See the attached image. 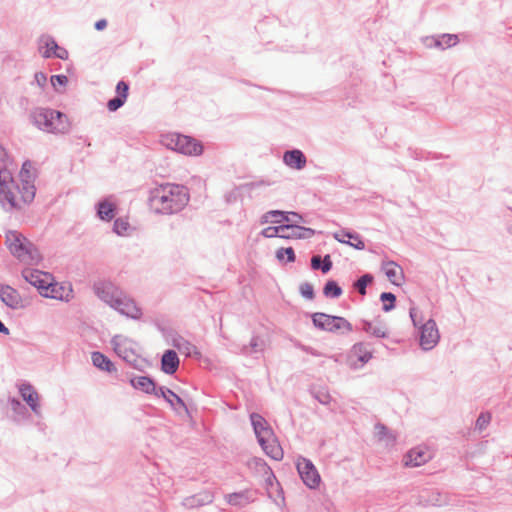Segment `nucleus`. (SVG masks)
I'll return each mask as SVG.
<instances>
[{
	"label": "nucleus",
	"mask_w": 512,
	"mask_h": 512,
	"mask_svg": "<svg viewBox=\"0 0 512 512\" xmlns=\"http://www.w3.org/2000/svg\"><path fill=\"white\" fill-rule=\"evenodd\" d=\"M190 194L186 186L164 183L150 189L148 206L157 215H173L181 212L189 203Z\"/></svg>",
	"instance_id": "1"
},
{
	"label": "nucleus",
	"mask_w": 512,
	"mask_h": 512,
	"mask_svg": "<svg viewBox=\"0 0 512 512\" xmlns=\"http://www.w3.org/2000/svg\"><path fill=\"white\" fill-rule=\"evenodd\" d=\"M32 123L40 130L49 133H67L70 124L66 114L50 108L37 107L30 113Z\"/></svg>",
	"instance_id": "2"
},
{
	"label": "nucleus",
	"mask_w": 512,
	"mask_h": 512,
	"mask_svg": "<svg viewBox=\"0 0 512 512\" xmlns=\"http://www.w3.org/2000/svg\"><path fill=\"white\" fill-rule=\"evenodd\" d=\"M6 244L10 253L23 263L33 265L41 260V255L34 244L17 231L6 233Z\"/></svg>",
	"instance_id": "3"
},
{
	"label": "nucleus",
	"mask_w": 512,
	"mask_h": 512,
	"mask_svg": "<svg viewBox=\"0 0 512 512\" xmlns=\"http://www.w3.org/2000/svg\"><path fill=\"white\" fill-rule=\"evenodd\" d=\"M313 325L322 331L345 334L353 330L352 324L341 316H332L322 312L311 315Z\"/></svg>",
	"instance_id": "4"
},
{
	"label": "nucleus",
	"mask_w": 512,
	"mask_h": 512,
	"mask_svg": "<svg viewBox=\"0 0 512 512\" xmlns=\"http://www.w3.org/2000/svg\"><path fill=\"white\" fill-rule=\"evenodd\" d=\"M115 353L134 369L143 371L142 359L135 351V343L122 335H115L111 339Z\"/></svg>",
	"instance_id": "5"
},
{
	"label": "nucleus",
	"mask_w": 512,
	"mask_h": 512,
	"mask_svg": "<svg viewBox=\"0 0 512 512\" xmlns=\"http://www.w3.org/2000/svg\"><path fill=\"white\" fill-rule=\"evenodd\" d=\"M164 144L171 150L190 156H198L203 151L199 141L190 136L177 133L167 135L164 138Z\"/></svg>",
	"instance_id": "6"
},
{
	"label": "nucleus",
	"mask_w": 512,
	"mask_h": 512,
	"mask_svg": "<svg viewBox=\"0 0 512 512\" xmlns=\"http://www.w3.org/2000/svg\"><path fill=\"white\" fill-rule=\"evenodd\" d=\"M14 188L11 172L6 168L0 169V203L3 206L8 204L10 209L20 208L13 192Z\"/></svg>",
	"instance_id": "7"
},
{
	"label": "nucleus",
	"mask_w": 512,
	"mask_h": 512,
	"mask_svg": "<svg viewBox=\"0 0 512 512\" xmlns=\"http://www.w3.org/2000/svg\"><path fill=\"white\" fill-rule=\"evenodd\" d=\"M419 333V344L421 348L425 351L433 349L439 342V331L436 322L433 319L425 321V323L421 325Z\"/></svg>",
	"instance_id": "8"
},
{
	"label": "nucleus",
	"mask_w": 512,
	"mask_h": 512,
	"mask_svg": "<svg viewBox=\"0 0 512 512\" xmlns=\"http://www.w3.org/2000/svg\"><path fill=\"white\" fill-rule=\"evenodd\" d=\"M298 473L306 486L316 488L320 483V475L314 464L307 458L300 457L297 461Z\"/></svg>",
	"instance_id": "9"
},
{
	"label": "nucleus",
	"mask_w": 512,
	"mask_h": 512,
	"mask_svg": "<svg viewBox=\"0 0 512 512\" xmlns=\"http://www.w3.org/2000/svg\"><path fill=\"white\" fill-rule=\"evenodd\" d=\"M93 291L99 299L108 305H112L122 292L111 281L98 280L93 284Z\"/></svg>",
	"instance_id": "10"
},
{
	"label": "nucleus",
	"mask_w": 512,
	"mask_h": 512,
	"mask_svg": "<svg viewBox=\"0 0 512 512\" xmlns=\"http://www.w3.org/2000/svg\"><path fill=\"white\" fill-rule=\"evenodd\" d=\"M158 398H163L171 407V409L178 415L183 413L190 416V411L186 402L171 389L161 386L159 387Z\"/></svg>",
	"instance_id": "11"
},
{
	"label": "nucleus",
	"mask_w": 512,
	"mask_h": 512,
	"mask_svg": "<svg viewBox=\"0 0 512 512\" xmlns=\"http://www.w3.org/2000/svg\"><path fill=\"white\" fill-rule=\"evenodd\" d=\"M112 308L117 310L122 315L130 317L132 319H138L141 316V310L137 307L135 302L129 298L123 291L119 297L116 298L115 302L111 305Z\"/></svg>",
	"instance_id": "12"
},
{
	"label": "nucleus",
	"mask_w": 512,
	"mask_h": 512,
	"mask_svg": "<svg viewBox=\"0 0 512 512\" xmlns=\"http://www.w3.org/2000/svg\"><path fill=\"white\" fill-rule=\"evenodd\" d=\"M22 276L28 283L37 288L40 295H43L44 291H47L48 283L51 280L49 273H44L36 269H25L22 272Z\"/></svg>",
	"instance_id": "13"
},
{
	"label": "nucleus",
	"mask_w": 512,
	"mask_h": 512,
	"mask_svg": "<svg viewBox=\"0 0 512 512\" xmlns=\"http://www.w3.org/2000/svg\"><path fill=\"white\" fill-rule=\"evenodd\" d=\"M250 420L259 445H264L267 438L274 436L273 430L263 416L258 413H252Z\"/></svg>",
	"instance_id": "14"
},
{
	"label": "nucleus",
	"mask_w": 512,
	"mask_h": 512,
	"mask_svg": "<svg viewBox=\"0 0 512 512\" xmlns=\"http://www.w3.org/2000/svg\"><path fill=\"white\" fill-rule=\"evenodd\" d=\"M0 299L11 309L17 310L23 307L20 293L10 285H0Z\"/></svg>",
	"instance_id": "15"
},
{
	"label": "nucleus",
	"mask_w": 512,
	"mask_h": 512,
	"mask_svg": "<svg viewBox=\"0 0 512 512\" xmlns=\"http://www.w3.org/2000/svg\"><path fill=\"white\" fill-rule=\"evenodd\" d=\"M257 498V491L251 489H245L243 491L234 492L225 495V500L229 505L236 507H244Z\"/></svg>",
	"instance_id": "16"
},
{
	"label": "nucleus",
	"mask_w": 512,
	"mask_h": 512,
	"mask_svg": "<svg viewBox=\"0 0 512 512\" xmlns=\"http://www.w3.org/2000/svg\"><path fill=\"white\" fill-rule=\"evenodd\" d=\"M129 382L134 389L145 394L154 395L155 397L159 394L160 386H157L156 382L149 376H134Z\"/></svg>",
	"instance_id": "17"
},
{
	"label": "nucleus",
	"mask_w": 512,
	"mask_h": 512,
	"mask_svg": "<svg viewBox=\"0 0 512 512\" xmlns=\"http://www.w3.org/2000/svg\"><path fill=\"white\" fill-rule=\"evenodd\" d=\"M214 500V494L209 491H201L182 500V505L187 509L199 508L211 504Z\"/></svg>",
	"instance_id": "18"
},
{
	"label": "nucleus",
	"mask_w": 512,
	"mask_h": 512,
	"mask_svg": "<svg viewBox=\"0 0 512 512\" xmlns=\"http://www.w3.org/2000/svg\"><path fill=\"white\" fill-rule=\"evenodd\" d=\"M360 324H361L360 329L373 337H376V338H387L388 337L387 327L379 318H376L374 321H368V320L362 319L360 321Z\"/></svg>",
	"instance_id": "19"
},
{
	"label": "nucleus",
	"mask_w": 512,
	"mask_h": 512,
	"mask_svg": "<svg viewBox=\"0 0 512 512\" xmlns=\"http://www.w3.org/2000/svg\"><path fill=\"white\" fill-rule=\"evenodd\" d=\"M458 43V36L456 34H442L438 36H431L425 39V45L429 48H438L441 50L455 46Z\"/></svg>",
	"instance_id": "20"
},
{
	"label": "nucleus",
	"mask_w": 512,
	"mask_h": 512,
	"mask_svg": "<svg viewBox=\"0 0 512 512\" xmlns=\"http://www.w3.org/2000/svg\"><path fill=\"white\" fill-rule=\"evenodd\" d=\"M283 162L289 168L301 170L306 166L307 158L301 150L292 149L284 152Z\"/></svg>",
	"instance_id": "21"
},
{
	"label": "nucleus",
	"mask_w": 512,
	"mask_h": 512,
	"mask_svg": "<svg viewBox=\"0 0 512 512\" xmlns=\"http://www.w3.org/2000/svg\"><path fill=\"white\" fill-rule=\"evenodd\" d=\"M72 292L73 291L70 287H65L63 285H59L58 283H52L50 281L48 283L47 291H44L42 296L46 298H52L68 302L72 297Z\"/></svg>",
	"instance_id": "22"
},
{
	"label": "nucleus",
	"mask_w": 512,
	"mask_h": 512,
	"mask_svg": "<svg viewBox=\"0 0 512 512\" xmlns=\"http://www.w3.org/2000/svg\"><path fill=\"white\" fill-rule=\"evenodd\" d=\"M431 455L423 448H413L404 457L405 465L408 467H418L429 461Z\"/></svg>",
	"instance_id": "23"
},
{
	"label": "nucleus",
	"mask_w": 512,
	"mask_h": 512,
	"mask_svg": "<svg viewBox=\"0 0 512 512\" xmlns=\"http://www.w3.org/2000/svg\"><path fill=\"white\" fill-rule=\"evenodd\" d=\"M179 363L177 353L172 349H168L161 357V370L165 374L172 375L178 370Z\"/></svg>",
	"instance_id": "24"
},
{
	"label": "nucleus",
	"mask_w": 512,
	"mask_h": 512,
	"mask_svg": "<svg viewBox=\"0 0 512 512\" xmlns=\"http://www.w3.org/2000/svg\"><path fill=\"white\" fill-rule=\"evenodd\" d=\"M288 225L290 226L289 231H286L283 234H281L280 238L306 239V238H311L316 233L315 230L312 228H306V227H302V226H299L296 224H288Z\"/></svg>",
	"instance_id": "25"
},
{
	"label": "nucleus",
	"mask_w": 512,
	"mask_h": 512,
	"mask_svg": "<svg viewBox=\"0 0 512 512\" xmlns=\"http://www.w3.org/2000/svg\"><path fill=\"white\" fill-rule=\"evenodd\" d=\"M116 205L108 199H103L96 204L97 216L103 221H111L116 215Z\"/></svg>",
	"instance_id": "26"
},
{
	"label": "nucleus",
	"mask_w": 512,
	"mask_h": 512,
	"mask_svg": "<svg viewBox=\"0 0 512 512\" xmlns=\"http://www.w3.org/2000/svg\"><path fill=\"white\" fill-rule=\"evenodd\" d=\"M371 344L368 342H358L352 346L351 356L356 357L362 364L367 363L372 358Z\"/></svg>",
	"instance_id": "27"
},
{
	"label": "nucleus",
	"mask_w": 512,
	"mask_h": 512,
	"mask_svg": "<svg viewBox=\"0 0 512 512\" xmlns=\"http://www.w3.org/2000/svg\"><path fill=\"white\" fill-rule=\"evenodd\" d=\"M91 360L92 364L102 371L112 373L116 372L117 370L114 363L106 355L99 351L92 352Z\"/></svg>",
	"instance_id": "28"
},
{
	"label": "nucleus",
	"mask_w": 512,
	"mask_h": 512,
	"mask_svg": "<svg viewBox=\"0 0 512 512\" xmlns=\"http://www.w3.org/2000/svg\"><path fill=\"white\" fill-rule=\"evenodd\" d=\"M265 347V340L262 337L255 335L251 338L248 345H242L240 347V353L245 356H251L253 354L262 353Z\"/></svg>",
	"instance_id": "29"
},
{
	"label": "nucleus",
	"mask_w": 512,
	"mask_h": 512,
	"mask_svg": "<svg viewBox=\"0 0 512 512\" xmlns=\"http://www.w3.org/2000/svg\"><path fill=\"white\" fill-rule=\"evenodd\" d=\"M15 187L18 189L21 199L25 204H30L34 200L36 188L33 179L24 180L21 182V186Z\"/></svg>",
	"instance_id": "30"
},
{
	"label": "nucleus",
	"mask_w": 512,
	"mask_h": 512,
	"mask_svg": "<svg viewBox=\"0 0 512 512\" xmlns=\"http://www.w3.org/2000/svg\"><path fill=\"white\" fill-rule=\"evenodd\" d=\"M39 43V49L44 58L53 57V52L56 51L59 47L55 39L50 35L41 36Z\"/></svg>",
	"instance_id": "31"
},
{
	"label": "nucleus",
	"mask_w": 512,
	"mask_h": 512,
	"mask_svg": "<svg viewBox=\"0 0 512 512\" xmlns=\"http://www.w3.org/2000/svg\"><path fill=\"white\" fill-rule=\"evenodd\" d=\"M260 446L272 459L279 461L283 458V450L273 437L267 438L264 445Z\"/></svg>",
	"instance_id": "32"
},
{
	"label": "nucleus",
	"mask_w": 512,
	"mask_h": 512,
	"mask_svg": "<svg viewBox=\"0 0 512 512\" xmlns=\"http://www.w3.org/2000/svg\"><path fill=\"white\" fill-rule=\"evenodd\" d=\"M248 467L255 470L261 475H268V478H274L272 469L268 466L264 459L259 457H253L248 461Z\"/></svg>",
	"instance_id": "33"
},
{
	"label": "nucleus",
	"mask_w": 512,
	"mask_h": 512,
	"mask_svg": "<svg viewBox=\"0 0 512 512\" xmlns=\"http://www.w3.org/2000/svg\"><path fill=\"white\" fill-rule=\"evenodd\" d=\"M19 393L28 406L39 401V394L30 383H23L19 386Z\"/></svg>",
	"instance_id": "34"
},
{
	"label": "nucleus",
	"mask_w": 512,
	"mask_h": 512,
	"mask_svg": "<svg viewBox=\"0 0 512 512\" xmlns=\"http://www.w3.org/2000/svg\"><path fill=\"white\" fill-rule=\"evenodd\" d=\"M385 274L388 280L394 285H400L399 283V275L402 277V269L394 262L389 261L384 266Z\"/></svg>",
	"instance_id": "35"
},
{
	"label": "nucleus",
	"mask_w": 512,
	"mask_h": 512,
	"mask_svg": "<svg viewBox=\"0 0 512 512\" xmlns=\"http://www.w3.org/2000/svg\"><path fill=\"white\" fill-rule=\"evenodd\" d=\"M311 267L314 270H321L324 274L328 273L332 268L330 255H325L323 259L319 255L312 256Z\"/></svg>",
	"instance_id": "36"
},
{
	"label": "nucleus",
	"mask_w": 512,
	"mask_h": 512,
	"mask_svg": "<svg viewBox=\"0 0 512 512\" xmlns=\"http://www.w3.org/2000/svg\"><path fill=\"white\" fill-rule=\"evenodd\" d=\"M270 221L273 223L289 222L290 218H289L287 212H284L281 210H271V211L266 212L261 217V223H267Z\"/></svg>",
	"instance_id": "37"
},
{
	"label": "nucleus",
	"mask_w": 512,
	"mask_h": 512,
	"mask_svg": "<svg viewBox=\"0 0 512 512\" xmlns=\"http://www.w3.org/2000/svg\"><path fill=\"white\" fill-rule=\"evenodd\" d=\"M374 280V277L370 273H365L360 276L356 281L353 282V288L362 296L366 295L367 286L370 285Z\"/></svg>",
	"instance_id": "38"
},
{
	"label": "nucleus",
	"mask_w": 512,
	"mask_h": 512,
	"mask_svg": "<svg viewBox=\"0 0 512 512\" xmlns=\"http://www.w3.org/2000/svg\"><path fill=\"white\" fill-rule=\"evenodd\" d=\"M343 290L335 280H328L323 287V294L327 298H338L342 295Z\"/></svg>",
	"instance_id": "39"
},
{
	"label": "nucleus",
	"mask_w": 512,
	"mask_h": 512,
	"mask_svg": "<svg viewBox=\"0 0 512 512\" xmlns=\"http://www.w3.org/2000/svg\"><path fill=\"white\" fill-rule=\"evenodd\" d=\"M288 224H282L279 226H269L262 230L261 234L266 238L280 237L286 231H289Z\"/></svg>",
	"instance_id": "40"
},
{
	"label": "nucleus",
	"mask_w": 512,
	"mask_h": 512,
	"mask_svg": "<svg viewBox=\"0 0 512 512\" xmlns=\"http://www.w3.org/2000/svg\"><path fill=\"white\" fill-rule=\"evenodd\" d=\"M380 300L383 302L382 310L389 312L395 308L396 296L391 292H382Z\"/></svg>",
	"instance_id": "41"
},
{
	"label": "nucleus",
	"mask_w": 512,
	"mask_h": 512,
	"mask_svg": "<svg viewBox=\"0 0 512 512\" xmlns=\"http://www.w3.org/2000/svg\"><path fill=\"white\" fill-rule=\"evenodd\" d=\"M343 236L347 237L349 240H353L352 242L349 241L347 243L348 245L354 247L357 250H363L365 248V243L357 233H352L349 231L342 230Z\"/></svg>",
	"instance_id": "42"
},
{
	"label": "nucleus",
	"mask_w": 512,
	"mask_h": 512,
	"mask_svg": "<svg viewBox=\"0 0 512 512\" xmlns=\"http://www.w3.org/2000/svg\"><path fill=\"white\" fill-rule=\"evenodd\" d=\"M179 352L185 354L188 357L199 358L201 356V353L198 351L197 347L186 339L183 341Z\"/></svg>",
	"instance_id": "43"
},
{
	"label": "nucleus",
	"mask_w": 512,
	"mask_h": 512,
	"mask_svg": "<svg viewBox=\"0 0 512 512\" xmlns=\"http://www.w3.org/2000/svg\"><path fill=\"white\" fill-rule=\"evenodd\" d=\"M9 404L12 411L20 417H25L27 414V408L21 403V401L15 397L9 398Z\"/></svg>",
	"instance_id": "44"
},
{
	"label": "nucleus",
	"mask_w": 512,
	"mask_h": 512,
	"mask_svg": "<svg viewBox=\"0 0 512 512\" xmlns=\"http://www.w3.org/2000/svg\"><path fill=\"white\" fill-rule=\"evenodd\" d=\"M409 315L414 327L421 329V325L425 323L422 312L418 308L412 306L409 309Z\"/></svg>",
	"instance_id": "45"
},
{
	"label": "nucleus",
	"mask_w": 512,
	"mask_h": 512,
	"mask_svg": "<svg viewBox=\"0 0 512 512\" xmlns=\"http://www.w3.org/2000/svg\"><path fill=\"white\" fill-rule=\"evenodd\" d=\"M285 257L287 262L295 261L296 256L292 247L280 248L276 251V258L279 261H283Z\"/></svg>",
	"instance_id": "46"
},
{
	"label": "nucleus",
	"mask_w": 512,
	"mask_h": 512,
	"mask_svg": "<svg viewBox=\"0 0 512 512\" xmlns=\"http://www.w3.org/2000/svg\"><path fill=\"white\" fill-rule=\"evenodd\" d=\"M130 225L128 221L124 218H117L114 221L113 224V232L116 233L119 236L125 235V233L128 231Z\"/></svg>",
	"instance_id": "47"
},
{
	"label": "nucleus",
	"mask_w": 512,
	"mask_h": 512,
	"mask_svg": "<svg viewBox=\"0 0 512 512\" xmlns=\"http://www.w3.org/2000/svg\"><path fill=\"white\" fill-rule=\"evenodd\" d=\"M490 421L491 414L489 412H482L476 420L475 428L479 431H482L488 426Z\"/></svg>",
	"instance_id": "48"
},
{
	"label": "nucleus",
	"mask_w": 512,
	"mask_h": 512,
	"mask_svg": "<svg viewBox=\"0 0 512 512\" xmlns=\"http://www.w3.org/2000/svg\"><path fill=\"white\" fill-rule=\"evenodd\" d=\"M299 291L306 299L312 300L315 297L313 285L308 282L302 283L299 287Z\"/></svg>",
	"instance_id": "49"
},
{
	"label": "nucleus",
	"mask_w": 512,
	"mask_h": 512,
	"mask_svg": "<svg viewBox=\"0 0 512 512\" xmlns=\"http://www.w3.org/2000/svg\"><path fill=\"white\" fill-rule=\"evenodd\" d=\"M31 169H32V163L30 161H25L22 165V168H21V171H20V179H21V182L24 181V180H28V179H33L34 180V176L31 172Z\"/></svg>",
	"instance_id": "50"
},
{
	"label": "nucleus",
	"mask_w": 512,
	"mask_h": 512,
	"mask_svg": "<svg viewBox=\"0 0 512 512\" xmlns=\"http://www.w3.org/2000/svg\"><path fill=\"white\" fill-rule=\"evenodd\" d=\"M125 102L126 100L116 95L114 98L108 100L107 108L109 111L114 112L121 108L125 104Z\"/></svg>",
	"instance_id": "51"
},
{
	"label": "nucleus",
	"mask_w": 512,
	"mask_h": 512,
	"mask_svg": "<svg viewBox=\"0 0 512 512\" xmlns=\"http://www.w3.org/2000/svg\"><path fill=\"white\" fill-rule=\"evenodd\" d=\"M314 398L323 405H328L331 401L330 394L325 390H318L313 392Z\"/></svg>",
	"instance_id": "52"
},
{
	"label": "nucleus",
	"mask_w": 512,
	"mask_h": 512,
	"mask_svg": "<svg viewBox=\"0 0 512 512\" xmlns=\"http://www.w3.org/2000/svg\"><path fill=\"white\" fill-rule=\"evenodd\" d=\"M128 92H129L128 83L123 80L119 81L116 85L117 96H120L124 100H127Z\"/></svg>",
	"instance_id": "53"
},
{
	"label": "nucleus",
	"mask_w": 512,
	"mask_h": 512,
	"mask_svg": "<svg viewBox=\"0 0 512 512\" xmlns=\"http://www.w3.org/2000/svg\"><path fill=\"white\" fill-rule=\"evenodd\" d=\"M51 84L53 87H57V86H66L67 83H68V78L67 76L63 75V74H58V75H53L51 76Z\"/></svg>",
	"instance_id": "54"
},
{
	"label": "nucleus",
	"mask_w": 512,
	"mask_h": 512,
	"mask_svg": "<svg viewBox=\"0 0 512 512\" xmlns=\"http://www.w3.org/2000/svg\"><path fill=\"white\" fill-rule=\"evenodd\" d=\"M34 82L41 88L47 83V76L43 72H36L34 75Z\"/></svg>",
	"instance_id": "55"
},
{
	"label": "nucleus",
	"mask_w": 512,
	"mask_h": 512,
	"mask_svg": "<svg viewBox=\"0 0 512 512\" xmlns=\"http://www.w3.org/2000/svg\"><path fill=\"white\" fill-rule=\"evenodd\" d=\"M375 429H376L377 435L379 436L380 439L385 438L389 432L388 428L385 425L380 424V423L376 424Z\"/></svg>",
	"instance_id": "56"
},
{
	"label": "nucleus",
	"mask_w": 512,
	"mask_h": 512,
	"mask_svg": "<svg viewBox=\"0 0 512 512\" xmlns=\"http://www.w3.org/2000/svg\"><path fill=\"white\" fill-rule=\"evenodd\" d=\"M53 57L55 58H58V59H61V60H65L68 58V51L65 49V48H62V47H58V49L56 51L53 52Z\"/></svg>",
	"instance_id": "57"
},
{
	"label": "nucleus",
	"mask_w": 512,
	"mask_h": 512,
	"mask_svg": "<svg viewBox=\"0 0 512 512\" xmlns=\"http://www.w3.org/2000/svg\"><path fill=\"white\" fill-rule=\"evenodd\" d=\"M185 340V338H183L182 336L180 335H175L173 338H172V345L178 349L180 351L181 347H182V343L183 341Z\"/></svg>",
	"instance_id": "58"
},
{
	"label": "nucleus",
	"mask_w": 512,
	"mask_h": 512,
	"mask_svg": "<svg viewBox=\"0 0 512 512\" xmlns=\"http://www.w3.org/2000/svg\"><path fill=\"white\" fill-rule=\"evenodd\" d=\"M107 24L108 23H107L106 19H100V20L95 22L94 27H95V29L97 31H102V30H104L107 27Z\"/></svg>",
	"instance_id": "59"
},
{
	"label": "nucleus",
	"mask_w": 512,
	"mask_h": 512,
	"mask_svg": "<svg viewBox=\"0 0 512 512\" xmlns=\"http://www.w3.org/2000/svg\"><path fill=\"white\" fill-rule=\"evenodd\" d=\"M29 407L37 417H42L41 406L39 404V401L33 405L31 404V406Z\"/></svg>",
	"instance_id": "60"
},
{
	"label": "nucleus",
	"mask_w": 512,
	"mask_h": 512,
	"mask_svg": "<svg viewBox=\"0 0 512 512\" xmlns=\"http://www.w3.org/2000/svg\"><path fill=\"white\" fill-rule=\"evenodd\" d=\"M344 237H345V236H343L342 231H340V232H338V233H335V234H334V238H335L337 241H339V242H341V243H345V244L349 243V240H345V239H344Z\"/></svg>",
	"instance_id": "61"
},
{
	"label": "nucleus",
	"mask_w": 512,
	"mask_h": 512,
	"mask_svg": "<svg viewBox=\"0 0 512 512\" xmlns=\"http://www.w3.org/2000/svg\"><path fill=\"white\" fill-rule=\"evenodd\" d=\"M0 333L4 335H9L10 330L4 325V323L0 320Z\"/></svg>",
	"instance_id": "62"
},
{
	"label": "nucleus",
	"mask_w": 512,
	"mask_h": 512,
	"mask_svg": "<svg viewBox=\"0 0 512 512\" xmlns=\"http://www.w3.org/2000/svg\"><path fill=\"white\" fill-rule=\"evenodd\" d=\"M289 214H290V215H292L293 220H296V219H297V220H302V216H301V215H299V214H298V213H296V212H290Z\"/></svg>",
	"instance_id": "63"
},
{
	"label": "nucleus",
	"mask_w": 512,
	"mask_h": 512,
	"mask_svg": "<svg viewBox=\"0 0 512 512\" xmlns=\"http://www.w3.org/2000/svg\"><path fill=\"white\" fill-rule=\"evenodd\" d=\"M263 476H264V477H266V481H267V483H268V484H270V485H272V480H275V479H276L275 477H274V478H270V479H269V478H268V475H263Z\"/></svg>",
	"instance_id": "64"
}]
</instances>
